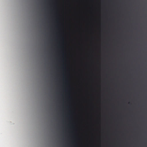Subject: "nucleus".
<instances>
[{"label":"nucleus","instance_id":"obj_1","mask_svg":"<svg viewBox=\"0 0 147 147\" xmlns=\"http://www.w3.org/2000/svg\"><path fill=\"white\" fill-rule=\"evenodd\" d=\"M129 13H130V12H129Z\"/></svg>","mask_w":147,"mask_h":147},{"label":"nucleus","instance_id":"obj_2","mask_svg":"<svg viewBox=\"0 0 147 147\" xmlns=\"http://www.w3.org/2000/svg\"><path fill=\"white\" fill-rule=\"evenodd\" d=\"M129 89H130V88H129Z\"/></svg>","mask_w":147,"mask_h":147}]
</instances>
